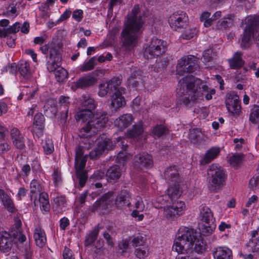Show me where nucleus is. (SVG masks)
<instances>
[{
	"label": "nucleus",
	"mask_w": 259,
	"mask_h": 259,
	"mask_svg": "<svg viewBox=\"0 0 259 259\" xmlns=\"http://www.w3.org/2000/svg\"><path fill=\"white\" fill-rule=\"evenodd\" d=\"M200 83V80L192 75H188L181 79L177 89V103L189 107L203 100L204 96L206 100L212 99V96L215 94V90L206 85H202L201 88Z\"/></svg>",
	"instance_id": "f257e3e1"
},
{
	"label": "nucleus",
	"mask_w": 259,
	"mask_h": 259,
	"mask_svg": "<svg viewBox=\"0 0 259 259\" xmlns=\"http://www.w3.org/2000/svg\"><path fill=\"white\" fill-rule=\"evenodd\" d=\"M81 98L82 105L86 109L79 110L75 117L77 121H87L85 125L80 129V136L82 137L85 135L83 133H88L90 131L97 133L101 130L105 126L108 117L107 113L103 111L93 114L92 111L96 108L97 104L89 95H83Z\"/></svg>",
	"instance_id": "f03ea898"
},
{
	"label": "nucleus",
	"mask_w": 259,
	"mask_h": 259,
	"mask_svg": "<svg viewBox=\"0 0 259 259\" xmlns=\"http://www.w3.org/2000/svg\"><path fill=\"white\" fill-rule=\"evenodd\" d=\"M139 5H135L126 16L121 33V39L126 47H133L142 32L144 21L139 13Z\"/></svg>",
	"instance_id": "7ed1b4c3"
},
{
	"label": "nucleus",
	"mask_w": 259,
	"mask_h": 259,
	"mask_svg": "<svg viewBox=\"0 0 259 259\" xmlns=\"http://www.w3.org/2000/svg\"><path fill=\"white\" fill-rule=\"evenodd\" d=\"M166 194L157 197L153 202L154 206L159 209L161 213L168 221H174L185 213L186 205L184 201L179 200L171 202Z\"/></svg>",
	"instance_id": "20e7f679"
},
{
	"label": "nucleus",
	"mask_w": 259,
	"mask_h": 259,
	"mask_svg": "<svg viewBox=\"0 0 259 259\" xmlns=\"http://www.w3.org/2000/svg\"><path fill=\"white\" fill-rule=\"evenodd\" d=\"M132 194L127 190H122L116 196L114 200V196L112 192H109L104 194L99 200H97L92 207V211H103L108 210L115 204L118 208H122L124 206L130 207L132 203Z\"/></svg>",
	"instance_id": "39448f33"
},
{
	"label": "nucleus",
	"mask_w": 259,
	"mask_h": 259,
	"mask_svg": "<svg viewBox=\"0 0 259 259\" xmlns=\"http://www.w3.org/2000/svg\"><path fill=\"white\" fill-rule=\"evenodd\" d=\"M195 230L182 226L178 230L172 247L173 251L178 254H188L193 251V239Z\"/></svg>",
	"instance_id": "423d86ee"
},
{
	"label": "nucleus",
	"mask_w": 259,
	"mask_h": 259,
	"mask_svg": "<svg viewBox=\"0 0 259 259\" xmlns=\"http://www.w3.org/2000/svg\"><path fill=\"white\" fill-rule=\"evenodd\" d=\"M259 23V16H249L241 22V27L245 25L243 33L241 36L240 47L246 49L250 47L254 39L259 47V28L256 27Z\"/></svg>",
	"instance_id": "0eeeda50"
},
{
	"label": "nucleus",
	"mask_w": 259,
	"mask_h": 259,
	"mask_svg": "<svg viewBox=\"0 0 259 259\" xmlns=\"http://www.w3.org/2000/svg\"><path fill=\"white\" fill-rule=\"evenodd\" d=\"M199 230L201 235L208 236L214 232L216 225L215 219L211 209L207 206L202 204L199 207Z\"/></svg>",
	"instance_id": "6e6552de"
},
{
	"label": "nucleus",
	"mask_w": 259,
	"mask_h": 259,
	"mask_svg": "<svg viewBox=\"0 0 259 259\" xmlns=\"http://www.w3.org/2000/svg\"><path fill=\"white\" fill-rule=\"evenodd\" d=\"M226 179V175L223 167L215 163L210 165L207 169V180L209 189L215 192H218Z\"/></svg>",
	"instance_id": "1a4fd4ad"
},
{
	"label": "nucleus",
	"mask_w": 259,
	"mask_h": 259,
	"mask_svg": "<svg viewBox=\"0 0 259 259\" xmlns=\"http://www.w3.org/2000/svg\"><path fill=\"white\" fill-rule=\"evenodd\" d=\"M49 58L51 62L48 63V69L50 71H54L55 78L59 82L63 81L67 78L68 72L63 68L60 67L61 56L58 50L52 48L49 51Z\"/></svg>",
	"instance_id": "9d476101"
},
{
	"label": "nucleus",
	"mask_w": 259,
	"mask_h": 259,
	"mask_svg": "<svg viewBox=\"0 0 259 259\" xmlns=\"http://www.w3.org/2000/svg\"><path fill=\"white\" fill-rule=\"evenodd\" d=\"M166 50V42L156 37H153L150 44L144 49V57L152 59L162 55Z\"/></svg>",
	"instance_id": "9b49d317"
},
{
	"label": "nucleus",
	"mask_w": 259,
	"mask_h": 259,
	"mask_svg": "<svg viewBox=\"0 0 259 259\" xmlns=\"http://www.w3.org/2000/svg\"><path fill=\"white\" fill-rule=\"evenodd\" d=\"M199 69L198 59L193 55H187L182 57L178 60L176 72L179 75L185 73H192Z\"/></svg>",
	"instance_id": "f8f14e48"
},
{
	"label": "nucleus",
	"mask_w": 259,
	"mask_h": 259,
	"mask_svg": "<svg viewBox=\"0 0 259 259\" xmlns=\"http://www.w3.org/2000/svg\"><path fill=\"white\" fill-rule=\"evenodd\" d=\"M168 24L174 30L180 31L186 28L189 23L188 16L182 11H178L172 14L168 18Z\"/></svg>",
	"instance_id": "ddd939ff"
},
{
	"label": "nucleus",
	"mask_w": 259,
	"mask_h": 259,
	"mask_svg": "<svg viewBox=\"0 0 259 259\" xmlns=\"http://www.w3.org/2000/svg\"><path fill=\"white\" fill-rule=\"evenodd\" d=\"M95 140L97 141V147L89 154V156L92 159L98 158L105 151L110 150L113 148L114 146L111 140L105 135L100 136L98 139L96 138Z\"/></svg>",
	"instance_id": "4468645a"
},
{
	"label": "nucleus",
	"mask_w": 259,
	"mask_h": 259,
	"mask_svg": "<svg viewBox=\"0 0 259 259\" xmlns=\"http://www.w3.org/2000/svg\"><path fill=\"white\" fill-rule=\"evenodd\" d=\"M225 104L228 111L232 115L239 114L240 102L238 96L235 92H231L226 95Z\"/></svg>",
	"instance_id": "2eb2a0df"
},
{
	"label": "nucleus",
	"mask_w": 259,
	"mask_h": 259,
	"mask_svg": "<svg viewBox=\"0 0 259 259\" xmlns=\"http://www.w3.org/2000/svg\"><path fill=\"white\" fill-rule=\"evenodd\" d=\"M85 134V135L84 136H80V130L79 133V136L82 138V142L84 144L83 146H78L75 151V161H77L80 159H82V156L83 154V147L84 149H89L91 148L92 146L93 145V143L95 141V139L96 137L92 136V134H95V133L92 132L91 131L89 132L88 133H83Z\"/></svg>",
	"instance_id": "dca6fc26"
},
{
	"label": "nucleus",
	"mask_w": 259,
	"mask_h": 259,
	"mask_svg": "<svg viewBox=\"0 0 259 259\" xmlns=\"http://www.w3.org/2000/svg\"><path fill=\"white\" fill-rule=\"evenodd\" d=\"M258 200V196L255 195H253L248 198L241 211V213L244 217L249 215H254L257 213L259 208Z\"/></svg>",
	"instance_id": "f3484780"
},
{
	"label": "nucleus",
	"mask_w": 259,
	"mask_h": 259,
	"mask_svg": "<svg viewBox=\"0 0 259 259\" xmlns=\"http://www.w3.org/2000/svg\"><path fill=\"white\" fill-rule=\"evenodd\" d=\"M87 162V156L77 161H75V168L77 178L79 179V183L80 187H83L87 181L88 176L87 172L84 170Z\"/></svg>",
	"instance_id": "a211bd4d"
},
{
	"label": "nucleus",
	"mask_w": 259,
	"mask_h": 259,
	"mask_svg": "<svg viewBox=\"0 0 259 259\" xmlns=\"http://www.w3.org/2000/svg\"><path fill=\"white\" fill-rule=\"evenodd\" d=\"M126 90L124 88H120L111 95V106L112 108L118 109L124 106L126 104L125 100L123 96Z\"/></svg>",
	"instance_id": "6ab92c4d"
},
{
	"label": "nucleus",
	"mask_w": 259,
	"mask_h": 259,
	"mask_svg": "<svg viewBox=\"0 0 259 259\" xmlns=\"http://www.w3.org/2000/svg\"><path fill=\"white\" fill-rule=\"evenodd\" d=\"M134 165L141 169L152 167L153 160L151 155L145 152L136 155L134 159Z\"/></svg>",
	"instance_id": "aec40b11"
},
{
	"label": "nucleus",
	"mask_w": 259,
	"mask_h": 259,
	"mask_svg": "<svg viewBox=\"0 0 259 259\" xmlns=\"http://www.w3.org/2000/svg\"><path fill=\"white\" fill-rule=\"evenodd\" d=\"M134 120V117L131 114H123L114 121V125L118 130L123 131L130 126Z\"/></svg>",
	"instance_id": "412c9836"
},
{
	"label": "nucleus",
	"mask_w": 259,
	"mask_h": 259,
	"mask_svg": "<svg viewBox=\"0 0 259 259\" xmlns=\"http://www.w3.org/2000/svg\"><path fill=\"white\" fill-rule=\"evenodd\" d=\"M133 203L135 208L131 213L132 217L137 219L138 221H142L144 217V215L139 213L140 212L143 211L145 209V204L142 197L140 196H136Z\"/></svg>",
	"instance_id": "4be33fe9"
},
{
	"label": "nucleus",
	"mask_w": 259,
	"mask_h": 259,
	"mask_svg": "<svg viewBox=\"0 0 259 259\" xmlns=\"http://www.w3.org/2000/svg\"><path fill=\"white\" fill-rule=\"evenodd\" d=\"M116 141L119 143V145L121 147L122 151H120L116 157V161L119 164H122L124 165V163L130 159L132 155L126 152V148L127 147L126 143H124V140L121 137H118Z\"/></svg>",
	"instance_id": "5701e85b"
},
{
	"label": "nucleus",
	"mask_w": 259,
	"mask_h": 259,
	"mask_svg": "<svg viewBox=\"0 0 259 259\" xmlns=\"http://www.w3.org/2000/svg\"><path fill=\"white\" fill-rule=\"evenodd\" d=\"M12 241L10 234L4 230L0 229V250L7 252L11 250Z\"/></svg>",
	"instance_id": "b1692460"
},
{
	"label": "nucleus",
	"mask_w": 259,
	"mask_h": 259,
	"mask_svg": "<svg viewBox=\"0 0 259 259\" xmlns=\"http://www.w3.org/2000/svg\"><path fill=\"white\" fill-rule=\"evenodd\" d=\"M182 193V189L180 184L178 183H174L170 185L167 189L166 195L169 199L171 202H174L175 199L179 198Z\"/></svg>",
	"instance_id": "393cba45"
},
{
	"label": "nucleus",
	"mask_w": 259,
	"mask_h": 259,
	"mask_svg": "<svg viewBox=\"0 0 259 259\" xmlns=\"http://www.w3.org/2000/svg\"><path fill=\"white\" fill-rule=\"evenodd\" d=\"M96 81L97 79L96 77L89 74L79 78L73 83L76 88L83 89L93 85Z\"/></svg>",
	"instance_id": "a878e982"
},
{
	"label": "nucleus",
	"mask_w": 259,
	"mask_h": 259,
	"mask_svg": "<svg viewBox=\"0 0 259 259\" xmlns=\"http://www.w3.org/2000/svg\"><path fill=\"white\" fill-rule=\"evenodd\" d=\"M242 53L237 52L235 53L231 58L228 59V62L231 69H238L242 67L244 61L242 58Z\"/></svg>",
	"instance_id": "bb28decb"
},
{
	"label": "nucleus",
	"mask_w": 259,
	"mask_h": 259,
	"mask_svg": "<svg viewBox=\"0 0 259 259\" xmlns=\"http://www.w3.org/2000/svg\"><path fill=\"white\" fill-rule=\"evenodd\" d=\"M144 132V127L142 121L134 124L132 128L127 131L126 133V137L128 138L135 139L139 137Z\"/></svg>",
	"instance_id": "cd10ccee"
},
{
	"label": "nucleus",
	"mask_w": 259,
	"mask_h": 259,
	"mask_svg": "<svg viewBox=\"0 0 259 259\" xmlns=\"http://www.w3.org/2000/svg\"><path fill=\"white\" fill-rule=\"evenodd\" d=\"M37 246L42 247L46 243L47 238L45 231L38 226L35 227L33 235Z\"/></svg>",
	"instance_id": "c85d7f7f"
},
{
	"label": "nucleus",
	"mask_w": 259,
	"mask_h": 259,
	"mask_svg": "<svg viewBox=\"0 0 259 259\" xmlns=\"http://www.w3.org/2000/svg\"><path fill=\"white\" fill-rule=\"evenodd\" d=\"M213 256L217 259H232V250L227 247H218L213 253Z\"/></svg>",
	"instance_id": "c756f323"
},
{
	"label": "nucleus",
	"mask_w": 259,
	"mask_h": 259,
	"mask_svg": "<svg viewBox=\"0 0 259 259\" xmlns=\"http://www.w3.org/2000/svg\"><path fill=\"white\" fill-rule=\"evenodd\" d=\"M220 152V150L219 148L213 147L209 149L207 151L203 157L200 160V164L204 165L209 163L219 155Z\"/></svg>",
	"instance_id": "7c9ffc66"
},
{
	"label": "nucleus",
	"mask_w": 259,
	"mask_h": 259,
	"mask_svg": "<svg viewBox=\"0 0 259 259\" xmlns=\"http://www.w3.org/2000/svg\"><path fill=\"white\" fill-rule=\"evenodd\" d=\"M194 239H193V251H195L198 253H202L205 249V243L203 241V238L197 235L195 231Z\"/></svg>",
	"instance_id": "2f4dec72"
},
{
	"label": "nucleus",
	"mask_w": 259,
	"mask_h": 259,
	"mask_svg": "<svg viewBox=\"0 0 259 259\" xmlns=\"http://www.w3.org/2000/svg\"><path fill=\"white\" fill-rule=\"evenodd\" d=\"M179 170L176 166L167 167L164 172V178L168 182H175L178 180Z\"/></svg>",
	"instance_id": "473e14b6"
},
{
	"label": "nucleus",
	"mask_w": 259,
	"mask_h": 259,
	"mask_svg": "<svg viewBox=\"0 0 259 259\" xmlns=\"http://www.w3.org/2000/svg\"><path fill=\"white\" fill-rule=\"evenodd\" d=\"M0 196L3 204L7 209L11 212H14L16 208L11 197L5 193L4 190L2 189L0 190Z\"/></svg>",
	"instance_id": "72a5a7b5"
},
{
	"label": "nucleus",
	"mask_w": 259,
	"mask_h": 259,
	"mask_svg": "<svg viewBox=\"0 0 259 259\" xmlns=\"http://www.w3.org/2000/svg\"><path fill=\"white\" fill-rule=\"evenodd\" d=\"M106 175L110 182L112 181H117L121 176V171L119 166L117 165L111 166L108 169Z\"/></svg>",
	"instance_id": "f704fd0d"
},
{
	"label": "nucleus",
	"mask_w": 259,
	"mask_h": 259,
	"mask_svg": "<svg viewBox=\"0 0 259 259\" xmlns=\"http://www.w3.org/2000/svg\"><path fill=\"white\" fill-rule=\"evenodd\" d=\"M22 95H24V99L29 100L32 99L37 91V88L34 83L31 86L24 87L22 89Z\"/></svg>",
	"instance_id": "c9c22d12"
},
{
	"label": "nucleus",
	"mask_w": 259,
	"mask_h": 259,
	"mask_svg": "<svg viewBox=\"0 0 259 259\" xmlns=\"http://www.w3.org/2000/svg\"><path fill=\"white\" fill-rule=\"evenodd\" d=\"M126 71L127 73H131L130 78H128V81L129 84H132L133 86L136 85L137 80H135L137 78H140L141 76V71L137 68L134 67L132 68H128L126 69Z\"/></svg>",
	"instance_id": "e433bc0d"
},
{
	"label": "nucleus",
	"mask_w": 259,
	"mask_h": 259,
	"mask_svg": "<svg viewBox=\"0 0 259 259\" xmlns=\"http://www.w3.org/2000/svg\"><path fill=\"white\" fill-rule=\"evenodd\" d=\"M18 70L24 77H28L31 74V70L29 62L25 60H21L18 63Z\"/></svg>",
	"instance_id": "4c0bfd02"
},
{
	"label": "nucleus",
	"mask_w": 259,
	"mask_h": 259,
	"mask_svg": "<svg viewBox=\"0 0 259 259\" xmlns=\"http://www.w3.org/2000/svg\"><path fill=\"white\" fill-rule=\"evenodd\" d=\"M39 202L41 210L45 212H49L50 208V205L49 201V196L47 193L45 192L40 193Z\"/></svg>",
	"instance_id": "58836bf2"
},
{
	"label": "nucleus",
	"mask_w": 259,
	"mask_h": 259,
	"mask_svg": "<svg viewBox=\"0 0 259 259\" xmlns=\"http://www.w3.org/2000/svg\"><path fill=\"white\" fill-rule=\"evenodd\" d=\"M70 103V99L69 97L64 96H61L59 98V104L61 106H63L65 108V114L62 115L61 119L65 121L68 117V107Z\"/></svg>",
	"instance_id": "ea45409f"
},
{
	"label": "nucleus",
	"mask_w": 259,
	"mask_h": 259,
	"mask_svg": "<svg viewBox=\"0 0 259 259\" xmlns=\"http://www.w3.org/2000/svg\"><path fill=\"white\" fill-rule=\"evenodd\" d=\"M234 23V20L231 16L224 18L217 23L216 27L218 29H225L231 27Z\"/></svg>",
	"instance_id": "a19ab883"
},
{
	"label": "nucleus",
	"mask_w": 259,
	"mask_h": 259,
	"mask_svg": "<svg viewBox=\"0 0 259 259\" xmlns=\"http://www.w3.org/2000/svg\"><path fill=\"white\" fill-rule=\"evenodd\" d=\"M99 230L97 228H94L89 234L86 236L84 245L86 246L92 245L98 235Z\"/></svg>",
	"instance_id": "79ce46f5"
},
{
	"label": "nucleus",
	"mask_w": 259,
	"mask_h": 259,
	"mask_svg": "<svg viewBox=\"0 0 259 259\" xmlns=\"http://www.w3.org/2000/svg\"><path fill=\"white\" fill-rule=\"evenodd\" d=\"M149 247L148 245L137 247L135 250L136 256L140 259H144L149 255Z\"/></svg>",
	"instance_id": "37998d69"
},
{
	"label": "nucleus",
	"mask_w": 259,
	"mask_h": 259,
	"mask_svg": "<svg viewBox=\"0 0 259 259\" xmlns=\"http://www.w3.org/2000/svg\"><path fill=\"white\" fill-rule=\"evenodd\" d=\"M44 121L45 118L41 113H38L35 114L34 117L33 125L36 129L40 131V133L42 132Z\"/></svg>",
	"instance_id": "c03bdc74"
},
{
	"label": "nucleus",
	"mask_w": 259,
	"mask_h": 259,
	"mask_svg": "<svg viewBox=\"0 0 259 259\" xmlns=\"http://www.w3.org/2000/svg\"><path fill=\"white\" fill-rule=\"evenodd\" d=\"M119 29L115 28L110 31L107 36L106 40L103 42V46L105 47L111 46L114 42L116 34L118 32Z\"/></svg>",
	"instance_id": "a18cd8bd"
},
{
	"label": "nucleus",
	"mask_w": 259,
	"mask_h": 259,
	"mask_svg": "<svg viewBox=\"0 0 259 259\" xmlns=\"http://www.w3.org/2000/svg\"><path fill=\"white\" fill-rule=\"evenodd\" d=\"M42 146L45 153L47 155L51 154L54 150L53 142L50 139H46L45 141H42Z\"/></svg>",
	"instance_id": "49530a36"
},
{
	"label": "nucleus",
	"mask_w": 259,
	"mask_h": 259,
	"mask_svg": "<svg viewBox=\"0 0 259 259\" xmlns=\"http://www.w3.org/2000/svg\"><path fill=\"white\" fill-rule=\"evenodd\" d=\"M186 29L183 31L181 34V38L184 39H190L195 36L198 32L196 28L189 27L188 28H185Z\"/></svg>",
	"instance_id": "de8ad7c7"
},
{
	"label": "nucleus",
	"mask_w": 259,
	"mask_h": 259,
	"mask_svg": "<svg viewBox=\"0 0 259 259\" xmlns=\"http://www.w3.org/2000/svg\"><path fill=\"white\" fill-rule=\"evenodd\" d=\"M243 155L242 154H235L229 157L228 161L230 165L237 166L242 161Z\"/></svg>",
	"instance_id": "09e8293b"
},
{
	"label": "nucleus",
	"mask_w": 259,
	"mask_h": 259,
	"mask_svg": "<svg viewBox=\"0 0 259 259\" xmlns=\"http://www.w3.org/2000/svg\"><path fill=\"white\" fill-rule=\"evenodd\" d=\"M95 65V57H93L90 58V59L88 61L81 65L80 67V70L83 72L91 70L94 68Z\"/></svg>",
	"instance_id": "8fccbe9b"
},
{
	"label": "nucleus",
	"mask_w": 259,
	"mask_h": 259,
	"mask_svg": "<svg viewBox=\"0 0 259 259\" xmlns=\"http://www.w3.org/2000/svg\"><path fill=\"white\" fill-rule=\"evenodd\" d=\"M167 133V128L162 125H157L155 126L154 127L152 132L154 136L157 137H160L162 135H166Z\"/></svg>",
	"instance_id": "3c124183"
},
{
	"label": "nucleus",
	"mask_w": 259,
	"mask_h": 259,
	"mask_svg": "<svg viewBox=\"0 0 259 259\" xmlns=\"http://www.w3.org/2000/svg\"><path fill=\"white\" fill-rule=\"evenodd\" d=\"M133 246L142 247L145 245L146 239L142 236H135L130 240Z\"/></svg>",
	"instance_id": "603ef678"
},
{
	"label": "nucleus",
	"mask_w": 259,
	"mask_h": 259,
	"mask_svg": "<svg viewBox=\"0 0 259 259\" xmlns=\"http://www.w3.org/2000/svg\"><path fill=\"white\" fill-rule=\"evenodd\" d=\"M107 82L112 90L114 89V92L120 88L119 85L121 84V80L118 77H113Z\"/></svg>",
	"instance_id": "864d4df0"
},
{
	"label": "nucleus",
	"mask_w": 259,
	"mask_h": 259,
	"mask_svg": "<svg viewBox=\"0 0 259 259\" xmlns=\"http://www.w3.org/2000/svg\"><path fill=\"white\" fill-rule=\"evenodd\" d=\"M99 89L98 95L102 97L105 96L110 91H112L107 82L100 84Z\"/></svg>",
	"instance_id": "5fc2aeb1"
},
{
	"label": "nucleus",
	"mask_w": 259,
	"mask_h": 259,
	"mask_svg": "<svg viewBox=\"0 0 259 259\" xmlns=\"http://www.w3.org/2000/svg\"><path fill=\"white\" fill-rule=\"evenodd\" d=\"M30 193L32 194L31 197H32L33 194L39 192L40 191V186L37 181L33 180L30 184Z\"/></svg>",
	"instance_id": "6e6d98bb"
},
{
	"label": "nucleus",
	"mask_w": 259,
	"mask_h": 259,
	"mask_svg": "<svg viewBox=\"0 0 259 259\" xmlns=\"http://www.w3.org/2000/svg\"><path fill=\"white\" fill-rule=\"evenodd\" d=\"M249 120L253 123L259 120V107H255L250 113Z\"/></svg>",
	"instance_id": "4d7b16f0"
},
{
	"label": "nucleus",
	"mask_w": 259,
	"mask_h": 259,
	"mask_svg": "<svg viewBox=\"0 0 259 259\" xmlns=\"http://www.w3.org/2000/svg\"><path fill=\"white\" fill-rule=\"evenodd\" d=\"M20 29V24L19 22H16L13 25L6 29L7 35L10 34H15Z\"/></svg>",
	"instance_id": "13d9d810"
},
{
	"label": "nucleus",
	"mask_w": 259,
	"mask_h": 259,
	"mask_svg": "<svg viewBox=\"0 0 259 259\" xmlns=\"http://www.w3.org/2000/svg\"><path fill=\"white\" fill-rule=\"evenodd\" d=\"M83 12L82 10L76 9L73 12L72 19L78 22H80L83 18Z\"/></svg>",
	"instance_id": "bf43d9fd"
},
{
	"label": "nucleus",
	"mask_w": 259,
	"mask_h": 259,
	"mask_svg": "<svg viewBox=\"0 0 259 259\" xmlns=\"http://www.w3.org/2000/svg\"><path fill=\"white\" fill-rule=\"evenodd\" d=\"M53 182L55 186H58L61 184V174L58 170H54L52 174Z\"/></svg>",
	"instance_id": "052dcab7"
},
{
	"label": "nucleus",
	"mask_w": 259,
	"mask_h": 259,
	"mask_svg": "<svg viewBox=\"0 0 259 259\" xmlns=\"http://www.w3.org/2000/svg\"><path fill=\"white\" fill-rule=\"evenodd\" d=\"M10 135L12 142L16 141V139H18L22 136L19 130L17 128H13L11 130Z\"/></svg>",
	"instance_id": "680f3d73"
},
{
	"label": "nucleus",
	"mask_w": 259,
	"mask_h": 259,
	"mask_svg": "<svg viewBox=\"0 0 259 259\" xmlns=\"http://www.w3.org/2000/svg\"><path fill=\"white\" fill-rule=\"evenodd\" d=\"M10 135L12 142L16 141V139H18L22 136L19 130L17 128H13L11 130Z\"/></svg>",
	"instance_id": "e2e57ef3"
},
{
	"label": "nucleus",
	"mask_w": 259,
	"mask_h": 259,
	"mask_svg": "<svg viewBox=\"0 0 259 259\" xmlns=\"http://www.w3.org/2000/svg\"><path fill=\"white\" fill-rule=\"evenodd\" d=\"M131 240V237H129L128 239L122 240L118 244L119 248L122 250L123 252L125 251L128 247L129 242Z\"/></svg>",
	"instance_id": "0e129e2a"
},
{
	"label": "nucleus",
	"mask_w": 259,
	"mask_h": 259,
	"mask_svg": "<svg viewBox=\"0 0 259 259\" xmlns=\"http://www.w3.org/2000/svg\"><path fill=\"white\" fill-rule=\"evenodd\" d=\"M48 37V34L46 33H44L41 34V35L39 36L34 37L33 40L34 43L36 45H41L47 39Z\"/></svg>",
	"instance_id": "69168bd1"
},
{
	"label": "nucleus",
	"mask_w": 259,
	"mask_h": 259,
	"mask_svg": "<svg viewBox=\"0 0 259 259\" xmlns=\"http://www.w3.org/2000/svg\"><path fill=\"white\" fill-rule=\"evenodd\" d=\"M13 145L18 149H22L25 147V141L23 136L12 142Z\"/></svg>",
	"instance_id": "338daca9"
},
{
	"label": "nucleus",
	"mask_w": 259,
	"mask_h": 259,
	"mask_svg": "<svg viewBox=\"0 0 259 259\" xmlns=\"http://www.w3.org/2000/svg\"><path fill=\"white\" fill-rule=\"evenodd\" d=\"M63 259H75L72 250L66 247L63 250Z\"/></svg>",
	"instance_id": "774afa93"
}]
</instances>
